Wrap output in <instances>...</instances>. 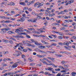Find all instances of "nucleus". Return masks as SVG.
<instances>
[{"label":"nucleus","instance_id":"c03bdc74","mask_svg":"<svg viewBox=\"0 0 76 76\" xmlns=\"http://www.w3.org/2000/svg\"><path fill=\"white\" fill-rule=\"evenodd\" d=\"M45 56H46V55H40V58L41 57H45Z\"/></svg>","mask_w":76,"mask_h":76},{"label":"nucleus","instance_id":"f257e3e1","mask_svg":"<svg viewBox=\"0 0 76 76\" xmlns=\"http://www.w3.org/2000/svg\"><path fill=\"white\" fill-rule=\"evenodd\" d=\"M74 1V0H70V1H66L64 3L66 4L65 5L66 6H67L69 4H70L71 3H73Z\"/></svg>","mask_w":76,"mask_h":76},{"label":"nucleus","instance_id":"5701e85b","mask_svg":"<svg viewBox=\"0 0 76 76\" xmlns=\"http://www.w3.org/2000/svg\"><path fill=\"white\" fill-rule=\"evenodd\" d=\"M8 75H14V73L13 72H9L7 73Z\"/></svg>","mask_w":76,"mask_h":76},{"label":"nucleus","instance_id":"bb28decb","mask_svg":"<svg viewBox=\"0 0 76 76\" xmlns=\"http://www.w3.org/2000/svg\"><path fill=\"white\" fill-rule=\"evenodd\" d=\"M59 35H61L62 36H63V35H64V34H63V33H62V32H59Z\"/></svg>","mask_w":76,"mask_h":76},{"label":"nucleus","instance_id":"13d9d810","mask_svg":"<svg viewBox=\"0 0 76 76\" xmlns=\"http://www.w3.org/2000/svg\"><path fill=\"white\" fill-rule=\"evenodd\" d=\"M54 12H55V10L54 9H52L51 11V12H52V13H53Z\"/></svg>","mask_w":76,"mask_h":76},{"label":"nucleus","instance_id":"b1692460","mask_svg":"<svg viewBox=\"0 0 76 76\" xmlns=\"http://www.w3.org/2000/svg\"><path fill=\"white\" fill-rule=\"evenodd\" d=\"M30 41H31V42H33V43H35L36 41L32 39H31Z\"/></svg>","mask_w":76,"mask_h":76},{"label":"nucleus","instance_id":"2eb2a0df","mask_svg":"<svg viewBox=\"0 0 76 76\" xmlns=\"http://www.w3.org/2000/svg\"><path fill=\"white\" fill-rule=\"evenodd\" d=\"M19 4L20 5H22V6H25V5H26L25 3L24 2H20Z\"/></svg>","mask_w":76,"mask_h":76},{"label":"nucleus","instance_id":"ddd939ff","mask_svg":"<svg viewBox=\"0 0 76 76\" xmlns=\"http://www.w3.org/2000/svg\"><path fill=\"white\" fill-rule=\"evenodd\" d=\"M48 70L49 71H52L53 70V68L51 67L48 68Z\"/></svg>","mask_w":76,"mask_h":76},{"label":"nucleus","instance_id":"79ce46f5","mask_svg":"<svg viewBox=\"0 0 76 76\" xmlns=\"http://www.w3.org/2000/svg\"><path fill=\"white\" fill-rule=\"evenodd\" d=\"M9 13H10V12H9V11H7V12H4V14H7V15Z\"/></svg>","mask_w":76,"mask_h":76},{"label":"nucleus","instance_id":"6e6d98bb","mask_svg":"<svg viewBox=\"0 0 76 76\" xmlns=\"http://www.w3.org/2000/svg\"><path fill=\"white\" fill-rule=\"evenodd\" d=\"M13 37H14V38H19V36H14Z\"/></svg>","mask_w":76,"mask_h":76},{"label":"nucleus","instance_id":"09e8293b","mask_svg":"<svg viewBox=\"0 0 76 76\" xmlns=\"http://www.w3.org/2000/svg\"><path fill=\"white\" fill-rule=\"evenodd\" d=\"M20 35H22L23 34V35H26V32L25 33H21L20 34Z\"/></svg>","mask_w":76,"mask_h":76},{"label":"nucleus","instance_id":"20e7f679","mask_svg":"<svg viewBox=\"0 0 76 76\" xmlns=\"http://www.w3.org/2000/svg\"><path fill=\"white\" fill-rule=\"evenodd\" d=\"M28 22H33L34 23L36 22L37 20V19L34 18V20H32V19H29L28 20Z\"/></svg>","mask_w":76,"mask_h":76},{"label":"nucleus","instance_id":"6ab92c4d","mask_svg":"<svg viewBox=\"0 0 76 76\" xmlns=\"http://www.w3.org/2000/svg\"><path fill=\"white\" fill-rule=\"evenodd\" d=\"M58 67H59V68L60 69H63V70H66V69H65V68L63 67V66H58Z\"/></svg>","mask_w":76,"mask_h":76},{"label":"nucleus","instance_id":"c756f323","mask_svg":"<svg viewBox=\"0 0 76 76\" xmlns=\"http://www.w3.org/2000/svg\"><path fill=\"white\" fill-rule=\"evenodd\" d=\"M58 38L59 39H63V37H62V36H59L58 37Z\"/></svg>","mask_w":76,"mask_h":76},{"label":"nucleus","instance_id":"72a5a7b5","mask_svg":"<svg viewBox=\"0 0 76 76\" xmlns=\"http://www.w3.org/2000/svg\"><path fill=\"white\" fill-rule=\"evenodd\" d=\"M15 52L17 53H19V54H22V53L20 52V51H18L16 50Z\"/></svg>","mask_w":76,"mask_h":76},{"label":"nucleus","instance_id":"e433bc0d","mask_svg":"<svg viewBox=\"0 0 76 76\" xmlns=\"http://www.w3.org/2000/svg\"><path fill=\"white\" fill-rule=\"evenodd\" d=\"M55 71H56L57 72H58V71H60V68L55 69Z\"/></svg>","mask_w":76,"mask_h":76},{"label":"nucleus","instance_id":"0e129e2a","mask_svg":"<svg viewBox=\"0 0 76 76\" xmlns=\"http://www.w3.org/2000/svg\"><path fill=\"white\" fill-rule=\"evenodd\" d=\"M44 11H45V10H44V9H41L39 10L40 12H44Z\"/></svg>","mask_w":76,"mask_h":76},{"label":"nucleus","instance_id":"69168bd1","mask_svg":"<svg viewBox=\"0 0 76 76\" xmlns=\"http://www.w3.org/2000/svg\"><path fill=\"white\" fill-rule=\"evenodd\" d=\"M39 52H40V53H45V51H42L41 50H39Z\"/></svg>","mask_w":76,"mask_h":76},{"label":"nucleus","instance_id":"4be33fe9","mask_svg":"<svg viewBox=\"0 0 76 76\" xmlns=\"http://www.w3.org/2000/svg\"><path fill=\"white\" fill-rule=\"evenodd\" d=\"M51 46H54L56 47L57 46V44L56 43H52L51 45Z\"/></svg>","mask_w":76,"mask_h":76},{"label":"nucleus","instance_id":"a211bd4d","mask_svg":"<svg viewBox=\"0 0 76 76\" xmlns=\"http://www.w3.org/2000/svg\"><path fill=\"white\" fill-rule=\"evenodd\" d=\"M38 37H45L46 36H44L43 35H40L38 36H37Z\"/></svg>","mask_w":76,"mask_h":76},{"label":"nucleus","instance_id":"ea45409f","mask_svg":"<svg viewBox=\"0 0 76 76\" xmlns=\"http://www.w3.org/2000/svg\"><path fill=\"white\" fill-rule=\"evenodd\" d=\"M66 63V62L64 61H62L61 62V63H62V64H64L65 63Z\"/></svg>","mask_w":76,"mask_h":76},{"label":"nucleus","instance_id":"aec40b11","mask_svg":"<svg viewBox=\"0 0 76 76\" xmlns=\"http://www.w3.org/2000/svg\"><path fill=\"white\" fill-rule=\"evenodd\" d=\"M20 19L21 22H23L25 20V19L23 17L21 18H20Z\"/></svg>","mask_w":76,"mask_h":76},{"label":"nucleus","instance_id":"f8f14e48","mask_svg":"<svg viewBox=\"0 0 76 76\" xmlns=\"http://www.w3.org/2000/svg\"><path fill=\"white\" fill-rule=\"evenodd\" d=\"M1 30H2V32L4 31H8V29L7 28H4H4L2 29Z\"/></svg>","mask_w":76,"mask_h":76},{"label":"nucleus","instance_id":"680f3d73","mask_svg":"<svg viewBox=\"0 0 76 76\" xmlns=\"http://www.w3.org/2000/svg\"><path fill=\"white\" fill-rule=\"evenodd\" d=\"M51 35L54 37L55 38H56V36L54 35Z\"/></svg>","mask_w":76,"mask_h":76},{"label":"nucleus","instance_id":"774afa93","mask_svg":"<svg viewBox=\"0 0 76 76\" xmlns=\"http://www.w3.org/2000/svg\"><path fill=\"white\" fill-rule=\"evenodd\" d=\"M52 25H57V23H53L52 24Z\"/></svg>","mask_w":76,"mask_h":76},{"label":"nucleus","instance_id":"de8ad7c7","mask_svg":"<svg viewBox=\"0 0 76 76\" xmlns=\"http://www.w3.org/2000/svg\"><path fill=\"white\" fill-rule=\"evenodd\" d=\"M7 4V2H2L1 4Z\"/></svg>","mask_w":76,"mask_h":76},{"label":"nucleus","instance_id":"dca6fc26","mask_svg":"<svg viewBox=\"0 0 76 76\" xmlns=\"http://www.w3.org/2000/svg\"><path fill=\"white\" fill-rule=\"evenodd\" d=\"M31 14L32 15H35V16H36V15H37V16H38V13H35V12H31Z\"/></svg>","mask_w":76,"mask_h":76},{"label":"nucleus","instance_id":"473e14b6","mask_svg":"<svg viewBox=\"0 0 76 76\" xmlns=\"http://www.w3.org/2000/svg\"><path fill=\"white\" fill-rule=\"evenodd\" d=\"M15 30H16V31H15V32L17 33H18V32H19V31H20V30L18 29H16Z\"/></svg>","mask_w":76,"mask_h":76},{"label":"nucleus","instance_id":"4468645a","mask_svg":"<svg viewBox=\"0 0 76 76\" xmlns=\"http://www.w3.org/2000/svg\"><path fill=\"white\" fill-rule=\"evenodd\" d=\"M71 75L72 76H75L76 75V72H73L71 73Z\"/></svg>","mask_w":76,"mask_h":76},{"label":"nucleus","instance_id":"a18cd8bd","mask_svg":"<svg viewBox=\"0 0 76 76\" xmlns=\"http://www.w3.org/2000/svg\"><path fill=\"white\" fill-rule=\"evenodd\" d=\"M45 75H51V74L48 72H45Z\"/></svg>","mask_w":76,"mask_h":76},{"label":"nucleus","instance_id":"052dcab7","mask_svg":"<svg viewBox=\"0 0 76 76\" xmlns=\"http://www.w3.org/2000/svg\"><path fill=\"white\" fill-rule=\"evenodd\" d=\"M26 36L27 38H31V37L29 35H26Z\"/></svg>","mask_w":76,"mask_h":76},{"label":"nucleus","instance_id":"3c124183","mask_svg":"<svg viewBox=\"0 0 76 76\" xmlns=\"http://www.w3.org/2000/svg\"><path fill=\"white\" fill-rule=\"evenodd\" d=\"M28 30H29V31H32V30H34V29L33 28H28Z\"/></svg>","mask_w":76,"mask_h":76},{"label":"nucleus","instance_id":"f3484780","mask_svg":"<svg viewBox=\"0 0 76 76\" xmlns=\"http://www.w3.org/2000/svg\"><path fill=\"white\" fill-rule=\"evenodd\" d=\"M48 59H49L50 60H54V58H52L51 57H47Z\"/></svg>","mask_w":76,"mask_h":76},{"label":"nucleus","instance_id":"7c9ffc66","mask_svg":"<svg viewBox=\"0 0 76 76\" xmlns=\"http://www.w3.org/2000/svg\"><path fill=\"white\" fill-rule=\"evenodd\" d=\"M50 65H52L53 66H54V67H58V66H56L55 65L53 64H51Z\"/></svg>","mask_w":76,"mask_h":76},{"label":"nucleus","instance_id":"37998d69","mask_svg":"<svg viewBox=\"0 0 76 76\" xmlns=\"http://www.w3.org/2000/svg\"><path fill=\"white\" fill-rule=\"evenodd\" d=\"M28 11H29V12H32V8H29L28 9Z\"/></svg>","mask_w":76,"mask_h":76},{"label":"nucleus","instance_id":"338daca9","mask_svg":"<svg viewBox=\"0 0 76 76\" xmlns=\"http://www.w3.org/2000/svg\"><path fill=\"white\" fill-rule=\"evenodd\" d=\"M11 13H12V14L13 13L14 14L15 13V12H14V11H12L11 12Z\"/></svg>","mask_w":76,"mask_h":76},{"label":"nucleus","instance_id":"7ed1b4c3","mask_svg":"<svg viewBox=\"0 0 76 76\" xmlns=\"http://www.w3.org/2000/svg\"><path fill=\"white\" fill-rule=\"evenodd\" d=\"M16 46H15V47H14V49H16V47H20L21 45H22V44L21 43H20L18 44H16Z\"/></svg>","mask_w":76,"mask_h":76},{"label":"nucleus","instance_id":"cd10ccee","mask_svg":"<svg viewBox=\"0 0 76 76\" xmlns=\"http://www.w3.org/2000/svg\"><path fill=\"white\" fill-rule=\"evenodd\" d=\"M47 53H52V54H53L55 53L54 51L53 52L51 51H47Z\"/></svg>","mask_w":76,"mask_h":76},{"label":"nucleus","instance_id":"f704fd0d","mask_svg":"<svg viewBox=\"0 0 76 76\" xmlns=\"http://www.w3.org/2000/svg\"><path fill=\"white\" fill-rule=\"evenodd\" d=\"M52 32L53 33H56V34H59V31H53Z\"/></svg>","mask_w":76,"mask_h":76},{"label":"nucleus","instance_id":"a19ab883","mask_svg":"<svg viewBox=\"0 0 76 76\" xmlns=\"http://www.w3.org/2000/svg\"><path fill=\"white\" fill-rule=\"evenodd\" d=\"M15 17H17V16H20V14H17L14 16Z\"/></svg>","mask_w":76,"mask_h":76},{"label":"nucleus","instance_id":"8fccbe9b","mask_svg":"<svg viewBox=\"0 0 76 76\" xmlns=\"http://www.w3.org/2000/svg\"><path fill=\"white\" fill-rule=\"evenodd\" d=\"M6 60H7V58H4V59H3V61L4 62L6 61Z\"/></svg>","mask_w":76,"mask_h":76},{"label":"nucleus","instance_id":"4c0bfd02","mask_svg":"<svg viewBox=\"0 0 76 76\" xmlns=\"http://www.w3.org/2000/svg\"><path fill=\"white\" fill-rule=\"evenodd\" d=\"M28 7H25L23 9V10H28Z\"/></svg>","mask_w":76,"mask_h":76},{"label":"nucleus","instance_id":"a878e982","mask_svg":"<svg viewBox=\"0 0 76 76\" xmlns=\"http://www.w3.org/2000/svg\"><path fill=\"white\" fill-rule=\"evenodd\" d=\"M8 34H14V33L11 31H8Z\"/></svg>","mask_w":76,"mask_h":76},{"label":"nucleus","instance_id":"864d4df0","mask_svg":"<svg viewBox=\"0 0 76 76\" xmlns=\"http://www.w3.org/2000/svg\"><path fill=\"white\" fill-rule=\"evenodd\" d=\"M48 37L49 38H50V39H53V37H52L51 35L50 36H49Z\"/></svg>","mask_w":76,"mask_h":76},{"label":"nucleus","instance_id":"393cba45","mask_svg":"<svg viewBox=\"0 0 76 76\" xmlns=\"http://www.w3.org/2000/svg\"><path fill=\"white\" fill-rule=\"evenodd\" d=\"M10 4L11 6H14V5H15V3L11 2L10 3Z\"/></svg>","mask_w":76,"mask_h":76},{"label":"nucleus","instance_id":"c9c22d12","mask_svg":"<svg viewBox=\"0 0 76 76\" xmlns=\"http://www.w3.org/2000/svg\"><path fill=\"white\" fill-rule=\"evenodd\" d=\"M67 72V70H62L61 71V73H65V72Z\"/></svg>","mask_w":76,"mask_h":76},{"label":"nucleus","instance_id":"f03ea898","mask_svg":"<svg viewBox=\"0 0 76 76\" xmlns=\"http://www.w3.org/2000/svg\"><path fill=\"white\" fill-rule=\"evenodd\" d=\"M19 63V62H17L14 64L11 67L12 69H15V68L17 67L18 66V64L17 63Z\"/></svg>","mask_w":76,"mask_h":76},{"label":"nucleus","instance_id":"412c9836","mask_svg":"<svg viewBox=\"0 0 76 76\" xmlns=\"http://www.w3.org/2000/svg\"><path fill=\"white\" fill-rule=\"evenodd\" d=\"M43 63L44 64H46V65H49V66H50V64H48L47 63V62H46V61H44L43 62Z\"/></svg>","mask_w":76,"mask_h":76},{"label":"nucleus","instance_id":"1a4fd4ad","mask_svg":"<svg viewBox=\"0 0 76 76\" xmlns=\"http://www.w3.org/2000/svg\"><path fill=\"white\" fill-rule=\"evenodd\" d=\"M41 42L43 44H48V45H49V43L48 42H46L43 40H42Z\"/></svg>","mask_w":76,"mask_h":76},{"label":"nucleus","instance_id":"58836bf2","mask_svg":"<svg viewBox=\"0 0 76 76\" xmlns=\"http://www.w3.org/2000/svg\"><path fill=\"white\" fill-rule=\"evenodd\" d=\"M22 57L23 58V59H25V56L24 55H22Z\"/></svg>","mask_w":76,"mask_h":76},{"label":"nucleus","instance_id":"9d476101","mask_svg":"<svg viewBox=\"0 0 76 76\" xmlns=\"http://www.w3.org/2000/svg\"><path fill=\"white\" fill-rule=\"evenodd\" d=\"M64 45H66V46H69V42H64Z\"/></svg>","mask_w":76,"mask_h":76},{"label":"nucleus","instance_id":"0eeeda50","mask_svg":"<svg viewBox=\"0 0 76 76\" xmlns=\"http://www.w3.org/2000/svg\"><path fill=\"white\" fill-rule=\"evenodd\" d=\"M34 44H35V45H37V46L41 45V43H38V42H37V41H36V42H35L34 43Z\"/></svg>","mask_w":76,"mask_h":76},{"label":"nucleus","instance_id":"49530a36","mask_svg":"<svg viewBox=\"0 0 76 76\" xmlns=\"http://www.w3.org/2000/svg\"><path fill=\"white\" fill-rule=\"evenodd\" d=\"M42 18L40 16H38V17H37V19H41Z\"/></svg>","mask_w":76,"mask_h":76},{"label":"nucleus","instance_id":"603ef678","mask_svg":"<svg viewBox=\"0 0 76 76\" xmlns=\"http://www.w3.org/2000/svg\"><path fill=\"white\" fill-rule=\"evenodd\" d=\"M38 47L40 49H42V46H38Z\"/></svg>","mask_w":76,"mask_h":76},{"label":"nucleus","instance_id":"4d7b16f0","mask_svg":"<svg viewBox=\"0 0 76 76\" xmlns=\"http://www.w3.org/2000/svg\"><path fill=\"white\" fill-rule=\"evenodd\" d=\"M43 15V14L42 13H40L39 14H38V16H42Z\"/></svg>","mask_w":76,"mask_h":76},{"label":"nucleus","instance_id":"2f4dec72","mask_svg":"<svg viewBox=\"0 0 76 76\" xmlns=\"http://www.w3.org/2000/svg\"><path fill=\"white\" fill-rule=\"evenodd\" d=\"M60 30L61 31H63V30H65L66 28L65 27L61 28H60Z\"/></svg>","mask_w":76,"mask_h":76},{"label":"nucleus","instance_id":"9b49d317","mask_svg":"<svg viewBox=\"0 0 76 76\" xmlns=\"http://www.w3.org/2000/svg\"><path fill=\"white\" fill-rule=\"evenodd\" d=\"M39 4V2L36 3L34 5V7H36L38 6Z\"/></svg>","mask_w":76,"mask_h":76},{"label":"nucleus","instance_id":"bf43d9fd","mask_svg":"<svg viewBox=\"0 0 76 76\" xmlns=\"http://www.w3.org/2000/svg\"><path fill=\"white\" fill-rule=\"evenodd\" d=\"M27 48V50H29V51H32V50L31 49H30L28 48Z\"/></svg>","mask_w":76,"mask_h":76},{"label":"nucleus","instance_id":"e2e57ef3","mask_svg":"<svg viewBox=\"0 0 76 76\" xmlns=\"http://www.w3.org/2000/svg\"><path fill=\"white\" fill-rule=\"evenodd\" d=\"M5 19H10V18L5 17Z\"/></svg>","mask_w":76,"mask_h":76},{"label":"nucleus","instance_id":"c85d7f7f","mask_svg":"<svg viewBox=\"0 0 76 76\" xmlns=\"http://www.w3.org/2000/svg\"><path fill=\"white\" fill-rule=\"evenodd\" d=\"M28 60H30L31 61H33V60H32V58L30 57L28 59Z\"/></svg>","mask_w":76,"mask_h":76},{"label":"nucleus","instance_id":"6e6552de","mask_svg":"<svg viewBox=\"0 0 76 76\" xmlns=\"http://www.w3.org/2000/svg\"><path fill=\"white\" fill-rule=\"evenodd\" d=\"M23 44H27L28 42H29V43H31V41H29L28 40H26V41H22Z\"/></svg>","mask_w":76,"mask_h":76},{"label":"nucleus","instance_id":"39448f33","mask_svg":"<svg viewBox=\"0 0 76 76\" xmlns=\"http://www.w3.org/2000/svg\"><path fill=\"white\" fill-rule=\"evenodd\" d=\"M27 44L28 46L31 47V48H34V47H35V45H34L31 44L29 43H27Z\"/></svg>","mask_w":76,"mask_h":76},{"label":"nucleus","instance_id":"423d86ee","mask_svg":"<svg viewBox=\"0 0 76 76\" xmlns=\"http://www.w3.org/2000/svg\"><path fill=\"white\" fill-rule=\"evenodd\" d=\"M35 1V0H33L31 1H30V2H28L27 3V6H29L30 4H32L34 3V2Z\"/></svg>","mask_w":76,"mask_h":76},{"label":"nucleus","instance_id":"5fc2aeb1","mask_svg":"<svg viewBox=\"0 0 76 76\" xmlns=\"http://www.w3.org/2000/svg\"><path fill=\"white\" fill-rule=\"evenodd\" d=\"M56 22H57V23H60V22H61V20H56Z\"/></svg>","mask_w":76,"mask_h":76}]
</instances>
